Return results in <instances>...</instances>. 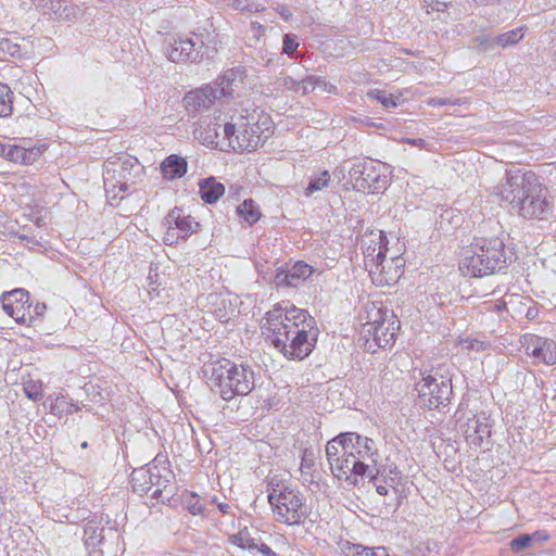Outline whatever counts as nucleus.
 I'll return each instance as SVG.
<instances>
[{
	"label": "nucleus",
	"mask_w": 556,
	"mask_h": 556,
	"mask_svg": "<svg viewBox=\"0 0 556 556\" xmlns=\"http://www.w3.org/2000/svg\"><path fill=\"white\" fill-rule=\"evenodd\" d=\"M400 328V321L393 314V318H388L386 321L376 326H365L363 333L372 337L374 341L379 348H387L390 345L396 336Z\"/></svg>",
	"instance_id": "nucleus-18"
},
{
	"label": "nucleus",
	"mask_w": 556,
	"mask_h": 556,
	"mask_svg": "<svg viewBox=\"0 0 556 556\" xmlns=\"http://www.w3.org/2000/svg\"><path fill=\"white\" fill-rule=\"evenodd\" d=\"M163 224L175 227L177 233L185 239L194 232L195 227H198V223H195L191 216L184 215L182 210L178 207L169 211Z\"/></svg>",
	"instance_id": "nucleus-21"
},
{
	"label": "nucleus",
	"mask_w": 556,
	"mask_h": 556,
	"mask_svg": "<svg viewBox=\"0 0 556 556\" xmlns=\"http://www.w3.org/2000/svg\"><path fill=\"white\" fill-rule=\"evenodd\" d=\"M12 110V92L7 85L0 84V117L9 116Z\"/></svg>",
	"instance_id": "nucleus-39"
},
{
	"label": "nucleus",
	"mask_w": 556,
	"mask_h": 556,
	"mask_svg": "<svg viewBox=\"0 0 556 556\" xmlns=\"http://www.w3.org/2000/svg\"><path fill=\"white\" fill-rule=\"evenodd\" d=\"M418 404L429 409L440 408L450 402L452 394L451 378L440 374V369H432L416 383Z\"/></svg>",
	"instance_id": "nucleus-8"
},
{
	"label": "nucleus",
	"mask_w": 556,
	"mask_h": 556,
	"mask_svg": "<svg viewBox=\"0 0 556 556\" xmlns=\"http://www.w3.org/2000/svg\"><path fill=\"white\" fill-rule=\"evenodd\" d=\"M330 181V174L328 170H324L318 176L312 177L308 186L304 190L306 197L313 195L315 192L323 190L328 187Z\"/></svg>",
	"instance_id": "nucleus-35"
},
{
	"label": "nucleus",
	"mask_w": 556,
	"mask_h": 556,
	"mask_svg": "<svg viewBox=\"0 0 556 556\" xmlns=\"http://www.w3.org/2000/svg\"><path fill=\"white\" fill-rule=\"evenodd\" d=\"M185 508L193 516L203 515L204 506L201 503V498L197 493L188 494L184 500Z\"/></svg>",
	"instance_id": "nucleus-41"
},
{
	"label": "nucleus",
	"mask_w": 556,
	"mask_h": 556,
	"mask_svg": "<svg viewBox=\"0 0 556 556\" xmlns=\"http://www.w3.org/2000/svg\"><path fill=\"white\" fill-rule=\"evenodd\" d=\"M203 372L211 391L224 401H230L236 396H245L255 388L253 369L227 358L206 364Z\"/></svg>",
	"instance_id": "nucleus-3"
},
{
	"label": "nucleus",
	"mask_w": 556,
	"mask_h": 556,
	"mask_svg": "<svg viewBox=\"0 0 556 556\" xmlns=\"http://www.w3.org/2000/svg\"><path fill=\"white\" fill-rule=\"evenodd\" d=\"M155 465H148L134 469L131 473V484L134 492L144 495L151 491V479L155 478Z\"/></svg>",
	"instance_id": "nucleus-23"
},
{
	"label": "nucleus",
	"mask_w": 556,
	"mask_h": 556,
	"mask_svg": "<svg viewBox=\"0 0 556 556\" xmlns=\"http://www.w3.org/2000/svg\"><path fill=\"white\" fill-rule=\"evenodd\" d=\"M0 49L11 56H17L21 53V48L16 43L10 42L8 39L0 41Z\"/></svg>",
	"instance_id": "nucleus-53"
},
{
	"label": "nucleus",
	"mask_w": 556,
	"mask_h": 556,
	"mask_svg": "<svg viewBox=\"0 0 556 556\" xmlns=\"http://www.w3.org/2000/svg\"><path fill=\"white\" fill-rule=\"evenodd\" d=\"M377 265V269H369L372 282L377 286H393L403 275L405 261L401 256H395L390 260H381Z\"/></svg>",
	"instance_id": "nucleus-15"
},
{
	"label": "nucleus",
	"mask_w": 556,
	"mask_h": 556,
	"mask_svg": "<svg viewBox=\"0 0 556 556\" xmlns=\"http://www.w3.org/2000/svg\"><path fill=\"white\" fill-rule=\"evenodd\" d=\"M375 485H376L377 493L380 495L387 496L389 494L390 488H391L393 494L396 495V493H397V490L388 483H380V484L375 483Z\"/></svg>",
	"instance_id": "nucleus-56"
},
{
	"label": "nucleus",
	"mask_w": 556,
	"mask_h": 556,
	"mask_svg": "<svg viewBox=\"0 0 556 556\" xmlns=\"http://www.w3.org/2000/svg\"><path fill=\"white\" fill-rule=\"evenodd\" d=\"M530 535V539H531V543L533 544L534 542H545L549 539V535L547 534L546 531L544 530H539V531H535Z\"/></svg>",
	"instance_id": "nucleus-55"
},
{
	"label": "nucleus",
	"mask_w": 556,
	"mask_h": 556,
	"mask_svg": "<svg viewBox=\"0 0 556 556\" xmlns=\"http://www.w3.org/2000/svg\"><path fill=\"white\" fill-rule=\"evenodd\" d=\"M523 37L522 28H516L502 34L495 38L496 45L505 48L507 46L516 45Z\"/></svg>",
	"instance_id": "nucleus-40"
},
{
	"label": "nucleus",
	"mask_w": 556,
	"mask_h": 556,
	"mask_svg": "<svg viewBox=\"0 0 556 556\" xmlns=\"http://www.w3.org/2000/svg\"><path fill=\"white\" fill-rule=\"evenodd\" d=\"M332 475L339 480H345L349 484L356 485L358 478L371 476L370 466L363 460H356L353 457L336 458V462L330 465Z\"/></svg>",
	"instance_id": "nucleus-13"
},
{
	"label": "nucleus",
	"mask_w": 556,
	"mask_h": 556,
	"mask_svg": "<svg viewBox=\"0 0 556 556\" xmlns=\"http://www.w3.org/2000/svg\"><path fill=\"white\" fill-rule=\"evenodd\" d=\"M276 89L278 88H286L288 90H293L299 92V80L293 79L291 76L281 74L279 77H277L276 81Z\"/></svg>",
	"instance_id": "nucleus-47"
},
{
	"label": "nucleus",
	"mask_w": 556,
	"mask_h": 556,
	"mask_svg": "<svg viewBox=\"0 0 556 556\" xmlns=\"http://www.w3.org/2000/svg\"><path fill=\"white\" fill-rule=\"evenodd\" d=\"M8 144L0 141V155L4 157Z\"/></svg>",
	"instance_id": "nucleus-63"
},
{
	"label": "nucleus",
	"mask_w": 556,
	"mask_h": 556,
	"mask_svg": "<svg viewBox=\"0 0 556 556\" xmlns=\"http://www.w3.org/2000/svg\"><path fill=\"white\" fill-rule=\"evenodd\" d=\"M268 502L276 520L288 526L301 525L305 519L302 493L283 482L268 484Z\"/></svg>",
	"instance_id": "nucleus-5"
},
{
	"label": "nucleus",
	"mask_w": 556,
	"mask_h": 556,
	"mask_svg": "<svg viewBox=\"0 0 556 556\" xmlns=\"http://www.w3.org/2000/svg\"><path fill=\"white\" fill-rule=\"evenodd\" d=\"M24 392L26 396L33 401H40L43 396L41 382L29 380L24 383Z\"/></svg>",
	"instance_id": "nucleus-44"
},
{
	"label": "nucleus",
	"mask_w": 556,
	"mask_h": 556,
	"mask_svg": "<svg viewBox=\"0 0 556 556\" xmlns=\"http://www.w3.org/2000/svg\"><path fill=\"white\" fill-rule=\"evenodd\" d=\"M462 346L465 350L468 351H484L486 350L488 344L483 341H480L478 339H465L462 341Z\"/></svg>",
	"instance_id": "nucleus-50"
},
{
	"label": "nucleus",
	"mask_w": 556,
	"mask_h": 556,
	"mask_svg": "<svg viewBox=\"0 0 556 556\" xmlns=\"http://www.w3.org/2000/svg\"><path fill=\"white\" fill-rule=\"evenodd\" d=\"M29 293L25 289H14L1 296L3 311L18 324H26L30 305Z\"/></svg>",
	"instance_id": "nucleus-16"
},
{
	"label": "nucleus",
	"mask_w": 556,
	"mask_h": 556,
	"mask_svg": "<svg viewBox=\"0 0 556 556\" xmlns=\"http://www.w3.org/2000/svg\"><path fill=\"white\" fill-rule=\"evenodd\" d=\"M507 251L503 239L475 238L470 247L466 248L459 263L464 275L483 277L492 275L507 266Z\"/></svg>",
	"instance_id": "nucleus-4"
},
{
	"label": "nucleus",
	"mask_w": 556,
	"mask_h": 556,
	"mask_svg": "<svg viewBox=\"0 0 556 556\" xmlns=\"http://www.w3.org/2000/svg\"><path fill=\"white\" fill-rule=\"evenodd\" d=\"M522 346L526 354L534 358V363L556 364V343L553 340L528 334L523 337Z\"/></svg>",
	"instance_id": "nucleus-14"
},
{
	"label": "nucleus",
	"mask_w": 556,
	"mask_h": 556,
	"mask_svg": "<svg viewBox=\"0 0 556 556\" xmlns=\"http://www.w3.org/2000/svg\"><path fill=\"white\" fill-rule=\"evenodd\" d=\"M217 51V40L214 35L192 33L189 37L176 39L168 46L165 54L175 63L201 62L212 59Z\"/></svg>",
	"instance_id": "nucleus-7"
},
{
	"label": "nucleus",
	"mask_w": 556,
	"mask_h": 556,
	"mask_svg": "<svg viewBox=\"0 0 556 556\" xmlns=\"http://www.w3.org/2000/svg\"><path fill=\"white\" fill-rule=\"evenodd\" d=\"M237 131V124L219 123L217 118L203 119L194 130L195 138L204 146L231 147L236 150L233 136Z\"/></svg>",
	"instance_id": "nucleus-10"
},
{
	"label": "nucleus",
	"mask_w": 556,
	"mask_h": 556,
	"mask_svg": "<svg viewBox=\"0 0 556 556\" xmlns=\"http://www.w3.org/2000/svg\"><path fill=\"white\" fill-rule=\"evenodd\" d=\"M367 97L379 101L384 108H395L397 104L393 99L392 94H387L384 91L379 89L369 90Z\"/></svg>",
	"instance_id": "nucleus-42"
},
{
	"label": "nucleus",
	"mask_w": 556,
	"mask_h": 556,
	"mask_svg": "<svg viewBox=\"0 0 556 556\" xmlns=\"http://www.w3.org/2000/svg\"><path fill=\"white\" fill-rule=\"evenodd\" d=\"M103 530L101 521L92 519L86 522L84 527V542L86 548L100 546L103 541Z\"/></svg>",
	"instance_id": "nucleus-30"
},
{
	"label": "nucleus",
	"mask_w": 556,
	"mask_h": 556,
	"mask_svg": "<svg viewBox=\"0 0 556 556\" xmlns=\"http://www.w3.org/2000/svg\"><path fill=\"white\" fill-rule=\"evenodd\" d=\"M43 14L54 15L60 20H68L75 8L65 4L64 0H31Z\"/></svg>",
	"instance_id": "nucleus-22"
},
{
	"label": "nucleus",
	"mask_w": 556,
	"mask_h": 556,
	"mask_svg": "<svg viewBox=\"0 0 556 556\" xmlns=\"http://www.w3.org/2000/svg\"><path fill=\"white\" fill-rule=\"evenodd\" d=\"M237 212L250 225L256 223L261 217L260 210L252 200H245L238 206Z\"/></svg>",
	"instance_id": "nucleus-34"
},
{
	"label": "nucleus",
	"mask_w": 556,
	"mask_h": 556,
	"mask_svg": "<svg viewBox=\"0 0 556 556\" xmlns=\"http://www.w3.org/2000/svg\"><path fill=\"white\" fill-rule=\"evenodd\" d=\"M495 194L526 219L546 220L554 212L556 190L545 186L533 172L507 174Z\"/></svg>",
	"instance_id": "nucleus-1"
},
{
	"label": "nucleus",
	"mask_w": 556,
	"mask_h": 556,
	"mask_svg": "<svg viewBox=\"0 0 556 556\" xmlns=\"http://www.w3.org/2000/svg\"><path fill=\"white\" fill-rule=\"evenodd\" d=\"M154 475L157 480L154 482L152 497L161 501H164L165 498L168 500L172 495V492L168 491L167 488L170 485L173 472L166 467L160 468L155 466Z\"/></svg>",
	"instance_id": "nucleus-26"
},
{
	"label": "nucleus",
	"mask_w": 556,
	"mask_h": 556,
	"mask_svg": "<svg viewBox=\"0 0 556 556\" xmlns=\"http://www.w3.org/2000/svg\"><path fill=\"white\" fill-rule=\"evenodd\" d=\"M216 315H217V317H218L220 320H225V321H226V320H228V318H229V317L227 316V313H218V312H216Z\"/></svg>",
	"instance_id": "nucleus-64"
},
{
	"label": "nucleus",
	"mask_w": 556,
	"mask_h": 556,
	"mask_svg": "<svg viewBox=\"0 0 556 556\" xmlns=\"http://www.w3.org/2000/svg\"><path fill=\"white\" fill-rule=\"evenodd\" d=\"M532 546L529 534H521L510 541V549L514 553H520L521 551Z\"/></svg>",
	"instance_id": "nucleus-48"
},
{
	"label": "nucleus",
	"mask_w": 556,
	"mask_h": 556,
	"mask_svg": "<svg viewBox=\"0 0 556 556\" xmlns=\"http://www.w3.org/2000/svg\"><path fill=\"white\" fill-rule=\"evenodd\" d=\"M218 510L224 515L231 514V506L228 503H217Z\"/></svg>",
	"instance_id": "nucleus-58"
},
{
	"label": "nucleus",
	"mask_w": 556,
	"mask_h": 556,
	"mask_svg": "<svg viewBox=\"0 0 556 556\" xmlns=\"http://www.w3.org/2000/svg\"><path fill=\"white\" fill-rule=\"evenodd\" d=\"M266 121L262 124L257 122L251 123L250 119L237 124V131L233 136L236 150L253 151L261 146L271 134L270 126Z\"/></svg>",
	"instance_id": "nucleus-11"
},
{
	"label": "nucleus",
	"mask_w": 556,
	"mask_h": 556,
	"mask_svg": "<svg viewBox=\"0 0 556 556\" xmlns=\"http://www.w3.org/2000/svg\"><path fill=\"white\" fill-rule=\"evenodd\" d=\"M313 273L309 265L296 262L289 270L278 273L275 277L277 286L296 287L300 281L308 278Z\"/></svg>",
	"instance_id": "nucleus-20"
},
{
	"label": "nucleus",
	"mask_w": 556,
	"mask_h": 556,
	"mask_svg": "<svg viewBox=\"0 0 556 556\" xmlns=\"http://www.w3.org/2000/svg\"><path fill=\"white\" fill-rule=\"evenodd\" d=\"M315 466L313 453L305 450L301 460V478L303 484H314L313 468Z\"/></svg>",
	"instance_id": "nucleus-33"
},
{
	"label": "nucleus",
	"mask_w": 556,
	"mask_h": 556,
	"mask_svg": "<svg viewBox=\"0 0 556 556\" xmlns=\"http://www.w3.org/2000/svg\"><path fill=\"white\" fill-rule=\"evenodd\" d=\"M276 12L285 20V21H289L291 18V12L290 10L288 9L287 5L285 4H279L276 7Z\"/></svg>",
	"instance_id": "nucleus-57"
},
{
	"label": "nucleus",
	"mask_w": 556,
	"mask_h": 556,
	"mask_svg": "<svg viewBox=\"0 0 556 556\" xmlns=\"http://www.w3.org/2000/svg\"><path fill=\"white\" fill-rule=\"evenodd\" d=\"M231 542L240 548L258 549L260 544L251 538L248 529L240 530L231 536Z\"/></svg>",
	"instance_id": "nucleus-37"
},
{
	"label": "nucleus",
	"mask_w": 556,
	"mask_h": 556,
	"mask_svg": "<svg viewBox=\"0 0 556 556\" xmlns=\"http://www.w3.org/2000/svg\"><path fill=\"white\" fill-rule=\"evenodd\" d=\"M166 227V231L163 237V241L166 245H173L176 244L180 239H185L184 237H180L179 233L175 230V227H172L169 225H164Z\"/></svg>",
	"instance_id": "nucleus-51"
},
{
	"label": "nucleus",
	"mask_w": 556,
	"mask_h": 556,
	"mask_svg": "<svg viewBox=\"0 0 556 556\" xmlns=\"http://www.w3.org/2000/svg\"><path fill=\"white\" fill-rule=\"evenodd\" d=\"M354 554L353 556H389L386 547H365L362 545L353 546Z\"/></svg>",
	"instance_id": "nucleus-43"
},
{
	"label": "nucleus",
	"mask_w": 556,
	"mask_h": 556,
	"mask_svg": "<svg viewBox=\"0 0 556 556\" xmlns=\"http://www.w3.org/2000/svg\"><path fill=\"white\" fill-rule=\"evenodd\" d=\"M368 164L369 162L354 164L353 167L350 169L349 174L351 179L354 181L355 189H357V184L361 182V179L364 177Z\"/></svg>",
	"instance_id": "nucleus-49"
},
{
	"label": "nucleus",
	"mask_w": 556,
	"mask_h": 556,
	"mask_svg": "<svg viewBox=\"0 0 556 556\" xmlns=\"http://www.w3.org/2000/svg\"><path fill=\"white\" fill-rule=\"evenodd\" d=\"M299 326L282 325V308L274 307L266 314L263 325L270 334L271 344L288 359H304L314 350L319 334L315 320Z\"/></svg>",
	"instance_id": "nucleus-2"
},
{
	"label": "nucleus",
	"mask_w": 556,
	"mask_h": 556,
	"mask_svg": "<svg viewBox=\"0 0 556 556\" xmlns=\"http://www.w3.org/2000/svg\"><path fill=\"white\" fill-rule=\"evenodd\" d=\"M380 165L376 166L369 162L361 182L357 184V190L368 193H379L387 188L388 178L379 173Z\"/></svg>",
	"instance_id": "nucleus-19"
},
{
	"label": "nucleus",
	"mask_w": 556,
	"mask_h": 556,
	"mask_svg": "<svg viewBox=\"0 0 556 556\" xmlns=\"http://www.w3.org/2000/svg\"><path fill=\"white\" fill-rule=\"evenodd\" d=\"M386 505V513H394L396 511L397 507H399V503H384Z\"/></svg>",
	"instance_id": "nucleus-60"
},
{
	"label": "nucleus",
	"mask_w": 556,
	"mask_h": 556,
	"mask_svg": "<svg viewBox=\"0 0 556 556\" xmlns=\"http://www.w3.org/2000/svg\"><path fill=\"white\" fill-rule=\"evenodd\" d=\"M251 28L254 33H261V31H264V27L262 24H260L258 22H252L251 23Z\"/></svg>",
	"instance_id": "nucleus-61"
},
{
	"label": "nucleus",
	"mask_w": 556,
	"mask_h": 556,
	"mask_svg": "<svg viewBox=\"0 0 556 556\" xmlns=\"http://www.w3.org/2000/svg\"><path fill=\"white\" fill-rule=\"evenodd\" d=\"M79 407L75 406L74 404H71L66 401V399L64 396H58L56 399H54L50 405V412L53 414V415H70L72 414L74 410H78Z\"/></svg>",
	"instance_id": "nucleus-38"
},
{
	"label": "nucleus",
	"mask_w": 556,
	"mask_h": 556,
	"mask_svg": "<svg viewBox=\"0 0 556 556\" xmlns=\"http://www.w3.org/2000/svg\"><path fill=\"white\" fill-rule=\"evenodd\" d=\"M384 253L382 251V247L380 242L375 243L374 245H368L364 251V265L369 273V269H377V264L381 260L384 261Z\"/></svg>",
	"instance_id": "nucleus-32"
},
{
	"label": "nucleus",
	"mask_w": 556,
	"mask_h": 556,
	"mask_svg": "<svg viewBox=\"0 0 556 556\" xmlns=\"http://www.w3.org/2000/svg\"><path fill=\"white\" fill-rule=\"evenodd\" d=\"M143 174V167L136 157L125 155L108 161L103 174L104 188L112 198L123 199L131 192L137 179Z\"/></svg>",
	"instance_id": "nucleus-6"
},
{
	"label": "nucleus",
	"mask_w": 556,
	"mask_h": 556,
	"mask_svg": "<svg viewBox=\"0 0 556 556\" xmlns=\"http://www.w3.org/2000/svg\"><path fill=\"white\" fill-rule=\"evenodd\" d=\"M88 549V556H103V552L99 546L90 547Z\"/></svg>",
	"instance_id": "nucleus-59"
},
{
	"label": "nucleus",
	"mask_w": 556,
	"mask_h": 556,
	"mask_svg": "<svg viewBox=\"0 0 556 556\" xmlns=\"http://www.w3.org/2000/svg\"><path fill=\"white\" fill-rule=\"evenodd\" d=\"M462 103L460 99L452 100L450 98H432L429 101L430 105L433 106H442V105H459Z\"/></svg>",
	"instance_id": "nucleus-54"
},
{
	"label": "nucleus",
	"mask_w": 556,
	"mask_h": 556,
	"mask_svg": "<svg viewBox=\"0 0 556 556\" xmlns=\"http://www.w3.org/2000/svg\"><path fill=\"white\" fill-rule=\"evenodd\" d=\"M342 438L344 439L343 455L364 463L365 460H370L372 464L377 463L378 450L372 439L356 432H344Z\"/></svg>",
	"instance_id": "nucleus-12"
},
{
	"label": "nucleus",
	"mask_w": 556,
	"mask_h": 556,
	"mask_svg": "<svg viewBox=\"0 0 556 556\" xmlns=\"http://www.w3.org/2000/svg\"><path fill=\"white\" fill-rule=\"evenodd\" d=\"M282 308V325L283 326H299L304 324H311V320H315L307 311L298 308L295 306H285L282 307L281 304L277 305L276 307Z\"/></svg>",
	"instance_id": "nucleus-28"
},
{
	"label": "nucleus",
	"mask_w": 556,
	"mask_h": 556,
	"mask_svg": "<svg viewBox=\"0 0 556 556\" xmlns=\"http://www.w3.org/2000/svg\"><path fill=\"white\" fill-rule=\"evenodd\" d=\"M238 79L242 80V71L240 68H230L220 75L214 86L218 97L231 96L233 92L232 86Z\"/></svg>",
	"instance_id": "nucleus-27"
},
{
	"label": "nucleus",
	"mask_w": 556,
	"mask_h": 556,
	"mask_svg": "<svg viewBox=\"0 0 556 556\" xmlns=\"http://www.w3.org/2000/svg\"><path fill=\"white\" fill-rule=\"evenodd\" d=\"M219 99L217 91L213 86H205L189 91L185 98V106L191 113H198L210 109L214 102Z\"/></svg>",
	"instance_id": "nucleus-17"
},
{
	"label": "nucleus",
	"mask_w": 556,
	"mask_h": 556,
	"mask_svg": "<svg viewBox=\"0 0 556 556\" xmlns=\"http://www.w3.org/2000/svg\"><path fill=\"white\" fill-rule=\"evenodd\" d=\"M327 85L324 80L315 76H307L302 80H299V88L302 94L312 92L319 85Z\"/></svg>",
	"instance_id": "nucleus-45"
},
{
	"label": "nucleus",
	"mask_w": 556,
	"mask_h": 556,
	"mask_svg": "<svg viewBox=\"0 0 556 556\" xmlns=\"http://www.w3.org/2000/svg\"><path fill=\"white\" fill-rule=\"evenodd\" d=\"M162 172L168 179L179 178L187 172V162L178 155H169L162 163Z\"/></svg>",
	"instance_id": "nucleus-31"
},
{
	"label": "nucleus",
	"mask_w": 556,
	"mask_h": 556,
	"mask_svg": "<svg viewBox=\"0 0 556 556\" xmlns=\"http://www.w3.org/2000/svg\"><path fill=\"white\" fill-rule=\"evenodd\" d=\"M456 427L470 447H482L491 437V425L485 414H473L459 407L456 412Z\"/></svg>",
	"instance_id": "nucleus-9"
},
{
	"label": "nucleus",
	"mask_w": 556,
	"mask_h": 556,
	"mask_svg": "<svg viewBox=\"0 0 556 556\" xmlns=\"http://www.w3.org/2000/svg\"><path fill=\"white\" fill-rule=\"evenodd\" d=\"M343 445L344 439L342 438V433L327 442L326 455L329 465H331V462L334 463L336 458H339L341 455H343Z\"/></svg>",
	"instance_id": "nucleus-36"
},
{
	"label": "nucleus",
	"mask_w": 556,
	"mask_h": 556,
	"mask_svg": "<svg viewBox=\"0 0 556 556\" xmlns=\"http://www.w3.org/2000/svg\"><path fill=\"white\" fill-rule=\"evenodd\" d=\"M393 312L383 306L382 303H370L366 306V315L364 317L365 326H376L386 321L388 318H393Z\"/></svg>",
	"instance_id": "nucleus-29"
},
{
	"label": "nucleus",
	"mask_w": 556,
	"mask_h": 556,
	"mask_svg": "<svg viewBox=\"0 0 556 556\" xmlns=\"http://www.w3.org/2000/svg\"><path fill=\"white\" fill-rule=\"evenodd\" d=\"M299 47V43L296 41V37L291 34H286L283 36V46L282 51L287 54H292L296 48Z\"/></svg>",
	"instance_id": "nucleus-52"
},
{
	"label": "nucleus",
	"mask_w": 556,
	"mask_h": 556,
	"mask_svg": "<svg viewBox=\"0 0 556 556\" xmlns=\"http://www.w3.org/2000/svg\"><path fill=\"white\" fill-rule=\"evenodd\" d=\"M224 192V185L217 181L214 177H208L199 181V193L205 203H215Z\"/></svg>",
	"instance_id": "nucleus-25"
},
{
	"label": "nucleus",
	"mask_w": 556,
	"mask_h": 556,
	"mask_svg": "<svg viewBox=\"0 0 556 556\" xmlns=\"http://www.w3.org/2000/svg\"><path fill=\"white\" fill-rule=\"evenodd\" d=\"M40 149H26L16 144H8L4 159L20 164H31L40 156Z\"/></svg>",
	"instance_id": "nucleus-24"
},
{
	"label": "nucleus",
	"mask_w": 556,
	"mask_h": 556,
	"mask_svg": "<svg viewBox=\"0 0 556 556\" xmlns=\"http://www.w3.org/2000/svg\"><path fill=\"white\" fill-rule=\"evenodd\" d=\"M45 309H46V305L45 304H39L38 303L35 306V312H36L37 315H41Z\"/></svg>",
	"instance_id": "nucleus-62"
},
{
	"label": "nucleus",
	"mask_w": 556,
	"mask_h": 556,
	"mask_svg": "<svg viewBox=\"0 0 556 556\" xmlns=\"http://www.w3.org/2000/svg\"><path fill=\"white\" fill-rule=\"evenodd\" d=\"M231 8L238 11L247 12H261L264 11V7L254 2H248L247 0H231Z\"/></svg>",
	"instance_id": "nucleus-46"
}]
</instances>
